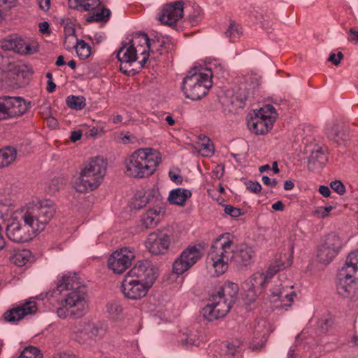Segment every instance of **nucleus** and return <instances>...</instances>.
<instances>
[{
    "instance_id": "4468645a",
    "label": "nucleus",
    "mask_w": 358,
    "mask_h": 358,
    "mask_svg": "<svg viewBox=\"0 0 358 358\" xmlns=\"http://www.w3.org/2000/svg\"><path fill=\"white\" fill-rule=\"evenodd\" d=\"M230 302L221 296H214L202 310V315L205 320L212 322L224 317L230 310Z\"/></svg>"
},
{
    "instance_id": "c03bdc74",
    "label": "nucleus",
    "mask_w": 358,
    "mask_h": 358,
    "mask_svg": "<svg viewBox=\"0 0 358 358\" xmlns=\"http://www.w3.org/2000/svg\"><path fill=\"white\" fill-rule=\"evenodd\" d=\"M136 50V60L141 57V59L139 61V64L141 68H143L145 64L148 61L149 57L152 55L150 49H145L143 46L134 45Z\"/></svg>"
},
{
    "instance_id": "6e6552de",
    "label": "nucleus",
    "mask_w": 358,
    "mask_h": 358,
    "mask_svg": "<svg viewBox=\"0 0 358 358\" xmlns=\"http://www.w3.org/2000/svg\"><path fill=\"white\" fill-rule=\"evenodd\" d=\"M284 268L283 264L272 265L265 273L257 272L248 278L243 283V287L248 301H255L257 296L263 292L273 275Z\"/></svg>"
},
{
    "instance_id": "72a5a7b5",
    "label": "nucleus",
    "mask_w": 358,
    "mask_h": 358,
    "mask_svg": "<svg viewBox=\"0 0 358 358\" xmlns=\"http://www.w3.org/2000/svg\"><path fill=\"white\" fill-rule=\"evenodd\" d=\"M245 90H247L246 97L259 87L261 84V76L256 73H248L244 76Z\"/></svg>"
},
{
    "instance_id": "20e7f679",
    "label": "nucleus",
    "mask_w": 358,
    "mask_h": 358,
    "mask_svg": "<svg viewBox=\"0 0 358 358\" xmlns=\"http://www.w3.org/2000/svg\"><path fill=\"white\" fill-rule=\"evenodd\" d=\"M107 165V162L101 157L92 158L85 165L75 182L76 191L84 192L96 189L106 175Z\"/></svg>"
},
{
    "instance_id": "1a4fd4ad",
    "label": "nucleus",
    "mask_w": 358,
    "mask_h": 358,
    "mask_svg": "<svg viewBox=\"0 0 358 358\" xmlns=\"http://www.w3.org/2000/svg\"><path fill=\"white\" fill-rule=\"evenodd\" d=\"M1 48L21 55H29L38 51V43L32 38H25L17 34H13L2 41Z\"/></svg>"
},
{
    "instance_id": "bf43d9fd",
    "label": "nucleus",
    "mask_w": 358,
    "mask_h": 358,
    "mask_svg": "<svg viewBox=\"0 0 358 358\" xmlns=\"http://www.w3.org/2000/svg\"><path fill=\"white\" fill-rule=\"evenodd\" d=\"M259 112H262L267 115H271L274 117V120L275 119L276 112L275 108L271 105H266L264 108H262Z\"/></svg>"
},
{
    "instance_id": "6e6d98bb",
    "label": "nucleus",
    "mask_w": 358,
    "mask_h": 358,
    "mask_svg": "<svg viewBox=\"0 0 358 358\" xmlns=\"http://www.w3.org/2000/svg\"><path fill=\"white\" fill-rule=\"evenodd\" d=\"M247 189L251 192L257 194L261 192L262 186L257 181H250L247 183Z\"/></svg>"
},
{
    "instance_id": "69168bd1",
    "label": "nucleus",
    "mask_w": 358,
    "mask_h": 358,
    "mask_svg": "<svg viewBox=\"0 0 358 358\" xmlns=\"http://www.w3.org/2000/svg\"><path fill=\"white\" fill-rule=\"evenodd\" d=\"M38 1V5L40 6V8L44 10V11H47L49 10L50 8V0H37Z\"/></svg>"
},
{
    "instance_id": "e433bc0d",
    "label": "nucleus",
    "mask_w": 358,
    "mask_h": 358,
    "mask_svg": "<svg viewBox=\"0 0 358 358\" xmlns=\"http://www.w3.org/2000/svg\"><path fill=\"white\" fill-rule=\"evenodd\" d=\"M59 23L64 27L65 35V44L67 45L69 40L78 39L75 34L74 24L69 17H63L59 20Z\"/></svg>"
},
{
    "instance_id": "680f3d73",
    "label": "nucleus",
    "mask_w": 358,
    "mask_h": 358,
    "mask_svg": "<svg viewBox=\"0 0 358 358\" xmlns=\"http://www.w3.org/2000/svg\"><path fill=\"white\" fill-rule=\"evenodd\" d=\"M103 132V129L101 127H94L89 129L86 135L88 137H96L99 134Z\"/></svg>"
},
{
    "instance_id": "f704fd0d",
    "label": "nucleus",
    "mask_w": 358,
    "mask_h": 358,
    "mask_svg": "<svg viewBox=\"0 0 358 358\" xmlns=\"http://www.w3.org/2000/svg\"><path fill=\"white\" fill-rule=\"evenodd\" d=\"M146 195L147 203H150L155 206L156 208L164 206L162 202V197L159 193L157 187L153 186L151 188L144 189Z\"/></svg>"
},
{
    "instance_id": "338daca9",
    "label": "nucleus",
    "mask_w": 358,
    "mask_h": 358,
    "mask_svg": "<svg viewBox=\"0 0 358 358\" xmlns=\"http://www.w3.org/2000/svg\"><path fill=\"white\" fill-rule=\"evenodd\" d=\"M319 192L324 197H329L331 194L330 189L325 185H321L319 187Z\"/></svg>"
},
{
    "instance_id": "c85d7f7f",
    "label": "nucleus",
    "mask_w": 358,
    "mask_h": 358,
    "mask_svg": "<svg viewBox=\"0 0 358 358\" xmlns=\"http://www.w3.org/2000/svg\"><path fill=\"white\" fill-rule=\"evenodd\" d=\"M190 190L183 188H176L169 192L168 201L171 204L183 206L187 199L190 198Z\"/></svg>"
},
{
    "instance_id": "ea45409f",
    "label": "nucleus",
    "mask_w": 358,
    "mask_h": 358,
    "mask_svg": "<svg viewBox=\"0 0 358 358\" xmlns=\"http://www.w3.org/2000/svg\"><path fill=\"white\" fill-rule=\"evenodd\" d=\"M66 102L70 108L77 110L83 109L86 105L85 99L82 96H69Z\"/></svg>"
},
{
    "instance_id": "58836bf2",
    "label": "nucleus",
    "mask_w": 358,
    "mask_h": 358,
    "mask_svg": "<svg viewBox=\"0 0 358 358\" xmlns=\"http://www.w3.org/2000/svg\"><path fill=\"white\" fill-rule=\"evenodd\" d=\"M73 47L76 48L77 56L80 59H85L91 55V46L83 40L76 39V45Z\"/></svg>"
},
{
    "instance_id": "dca6fc26",
    "label": "nucleus",
    "mask_w": 358,
    "mask_h": 358,
    "mask_svg": "<svg viewBox=\"0 0 358 358\" xmlns=\"http://www.w3.org/2000/svg\"><path fill=\"white\" fill-rule=\"evenodd\" d=\"M201 257L199 250L196 246H189L184 250L173 264V271L180 275L189 270Z\"/></svg>"
},
{
    "instance_id": "49530a36",
    "label": "nucleus",
    "mask_w": 358,
    "mask_h": 358,
    "mask_svg": "<svg viewBox=\"0 0 358 358\" xmlns=\"http://www.w3.org/2000/svg\"><path fill=\"white\" fill-rule=\"evenodd\" d=\"M43 355L40 350L33 346L25 348L18 358H42Z\"/></svg>"
},
{
    "instance_id": "a18cd8bd",
    "label": "nucleus",
    "mask_w": 358,
    "mask_h": 358,
    "mask_svg": "<svg viewBox=\"0 0 358 358\" xmlns=\"http://www.w3.org/2000/svg\"><path fill=\"white\" fill-rule=\"evenodd\" d=\"M241 34V27L234 23H231L229 28L225 31L226 37L229 38L231 42L235 41V40L238 38Z\"/></svg>"
},
{
    "instance_id": "f257e3e1",
    "label": "nucleus",
    "mask_w": 358,
    "mask_h": 358,
    "mask_svg": "<svg viewBox=\"0 0 358 358\" xmlns=\"http://www.w3.org/2000/svg\"><path fill=\"white\" fill-rule=\"evenodd\" d=\"M17 213L24 224L13 220L8 224L6 234L13 242L24 243L45 228L55 215L56 206L52 201H40L27 204Z\"/></svg>"
},
{
    "instance_id": "13d9d810",
    "label": "nucleus",
    "mask_w": 358,
    "mask_h": 358,
    "mask_svg": "<svg viewBox=\"0 0 358 358\" xmlns=\"http://www.w3.org/2000/svg\"><path fill=\"white\" fill-rule=\"evenodd\" d=\"M7 120L5 97H0V120Z\"/></svg>"
},
{
    "instance_id": "473e14b6",
    "label": "nucleus",
    "mask_w": 358,
    "mask_h": 358,
    "mask_svg": "<svg viewBox=\"0 0 358 358\" xmlns=\"http://www.w3.org/2000/svg\"><path fill=\"white\" fill-rule=\"evenodd\" d=\"M17 151L14 148L6 147L0 149V169L8 166L16 159Z\"/></svg>"
},
{
    "instance_id": "423d86ee",
    "label": "nucleus",
    "mask_w": 358,
    "mask_h": 358,
    "mask_svg": "<svg viewBox=\"0 0 358 358\" xmlns=\"http://www.w3.org/2000/svg\"><path fill=\"white\" fill-rule=\"evenodd\" d=\"M88 308L86 288L69 291L61 301L60 306L57 309V315L61 319L69 316L80 317Z\"/></svg>"
},
{
    "instance_id": "9d476101",
    "label": "nucleus",
    "mask_w": 358,
    "mask_h": 358,
    "mask_svg": "<svg viewBox=\"0 0 358 358\" xmlns=\"http://www.w3.org/2000/svg\"><path fill=\"white\" fill-rule=\"evenodd\" d=\"M280 281L281 280L279 279ZM293 285L289 282H282L275 285V287L271 289L270 301L276 304L273 305L275 308H283L287 310L292 306L294 298L296 294L292 290Z\"/></svg>"
},
{
    "instance_id": "b1692460",
    "label": "nucleus",
    "mask_w": 358,
    "mask_h": 358,
    "mask_svg": "<svg viewBox=\"0 0 358 358\" xmlns=\"http://www.w3.org/2000/svg\"><path fill=\"white\" fill-rule=\"evenodd\" d=\"M255 252L254 249L247 244H235V250L234 252V261L240 266L250 265L255 257Z\"/></svg>"
},
{
    "instance_id": "2eb2a0df",
    "label": "nucleus",
    "mask_w": 358,
    "mask_h": 358,
    "mask_svg": "<svg viewBox=\"0 0 358 358\" xmlns=\"http://www.w3.org/2000/svg\"><path fill=\"white\" fill-rule=\"evenodd\" d=\"M38 310L36 301L29 299L19 302L4 313V319L9 322H18L28 315H34Z\"/></svg>"
},
{
    "instance_id": "de8ad7c7",
    "label": "nucleus",
    "mask_w": 358,
    "mask_h": 358,
    "mask_svg": "<svg viewBox=\"0 0 358 358\" xmlns=\"http://www.w3.org/2000/svg\"><path fill=\"white\" fill-rule=\"evenodd\" d=\"M238 347L231 343H224L222 348L221 358H231L237 352Z\"/></svg>"
},
{
    "instance_id": "a19ab883",
    "label": "nucleus",
    "mask_w": 358,
    "mask_h": 358,
    "mask_svg": "<svg viewBox=\"0 0 358 358\" xmlns=\"http://www.w3.org/2000/svg\"><path fill=\"white\" fill-rule=\"evenodd\" d=\"M144 189L138 190L134 194L132 206L135 209H141L145 207L147 203V199Z\"/></svg>"
},
{
    "instance_id": "ddd939ff",
    "label": "nucleus",
    "mask_w": 358,
    "mask_h": 358,
    "mask_svg": "<svg viewBox=\"0 0 358 358\" xmlns=\"http://www.w3.org/2000/svg\"><path fill=\"white\" fill-rule=\"evenodd\" d=\"M343 246V241L336 234L329 235L325 242L318 248L317 258L324 264L330 263Z\"/></svg>"
},
{
    "instance_id": "0eeeda50",
    "label": "nucleus",
    "mask_w": 358,
    "mask_h": 358,
    "mask_svg": "<svg viewBox=\"0 0 358 358\" xmlns=\"http://www.w3.org/2000/svg\"><path fill=\"white\" fill-rule=\"evenodd\" d=\"M358 280V250L347 257L345 266L338 273L336 289L339 295L348 297L350 295L353 285Z\"/></svg>"
},
{
    "instance_id": "5fc2aeb1",
    "label": "nucleus",
    "mask_w": 358,
    "mask_h": 358,
    "mask_svg": "<svg viewBox=\"0 0 358 358\" xmlns=\"http://www.w3.org/2000/svg\"><path fill=\"white\" fill-rule=\"evenodd\" d=\"M224 211L227 215L234 218H237L241 215V210L231 205H226Z\"/></svg>"
},
{
    "instance_id": "0e129e2a",
    "label": "nucleus",
    "mask_w": 358,
    "mask_h": 358,
    "mask_svg": "<svg viewBox=\"0 0 358 358\" xmlns=\"http://www.w3.org/2000/svg\"><path fill=\"white\" fill-rule=\"evenodd\" d=\"M169 175V177H170L171 180L173 182H174L175 183L180 184L182 182V179L181 176H180L179 174H177L176 173L170 171Z\"/></svg>"
},
{
    "instance_id": "412c9836",
    "label": "nucleus",
    "mask_w": 358,
    "mask_h": 358,
    "mask_svg": "<svg viewBox=\"0 0 358 358\" xmlns=\"http://www.w3.org/2000/svg\"><path fill=\"white\" fill-rule=\"evenodd\" d=\"M274 122V117L259 112L248 122L249 129L255 134H264L271 130Z\"/></svg>"
},
{
    "instance_id": "39448f33",
    "label": "nucleus",
    "mask_w": 358,
    "mask_h": 358,
    "mask_svg": "<svg viewBox=\"0 0 358 358\" xmlns=\"http://www.w3.org/2000/svg\"><path fill=\"white\" fill-rule=\"evenodd\" d=\"M213 70L206 69L203 71L193 69L183 79L182 90L187 98L198 100L204 96L212 87Z\"/></svg>"
},
{
    "instance_id": "6ab92c4d",
    "label": "nucleus",
    "mask_w": 358,
    "mask_h": 358,
    "mask_svg": "<svg viewBox=\"0 0 358 358\" xmlns=\"http://www.w3.org/2000/svg\"><path fill=\"white\" fill-rule=\"evenodd\" d=\"M151 287L124 275L122 282V291L125 297L136 300L144 297Z\"/></svg>"
},
{
    "instance_id": "5701e85b",
    "label": "nucleus",
    "mask_w": 358,
    "mask_h": 358,
    "mask_svg": "<svg viewBox=\"0 0 358 358\" xmlns=\"http://www.w3.org/2000/svg\"><path fill=\"white\" fill-rule=\"evenodd\" d=\"M26 69L27 66L17 65L11 58L0 55V81L15 75L19 76Z\"/></svg>"
},
{
    "instance_id": "09e8293b",
    "label": "nucleus",
    "mask_w": 358,
    "mask_h": 358,
    "mask_svg": "<svg viewBox=\"0 0 358 358\" xmlns=\"http://www.w3.org/2000/svg\"><path fill=\"white\" fill-rule=\"evenodd\" d=\"M202 20V11L198 5L193 6V13L189 14L188 16V20L192 26H195L199 24Z\"/></svg>"
},
{
    "instance_id": "f8f14e48",
    "label": "nucleus",
    "mask_w": 358,
    "mask_h": 358,
    "mask_svg": "<svg viewBox=\"0 0 358 358\" xmlns=\"http://www.w3.org/2000/svg\"><path fill=\"white\" fill-rule=\"evenodd\" d=\"M135 252L129 248L115 251L108 259V266L115 273H124L135 259Z\"/></svg>"
},
{
    "instance_id": "e2e57ef3",
    "label": "nucleus",
    "mask_w": 358,
    "mask_h": 358,
    "mask_svg": "<svg viewBox=\"0 0 358 358\" xmlns=\"http://www.w3.org/2000/svg\"><path fill=\"white\" fill-rule=\"evenodd\" d=\"M262 180L264 185L268 186L275 187L277 185V180L275 179H271L266 176H262Z\"/></svg>"
},
{
    "instance_id": "aec40b11",
    "label": "nucleus",
    "mask_w": 358,
    "mask_h": 358,
    "mask_svg": "<svg viewBox=\"0 0 358 358\" xmlns=\"http://www.w3.org/2000/svg\"><path fill=\"white\" fill-rule=\"evenodd\" d=\"M131 45L143 46L145 49H150L152 55H164L166 52L165 43L159 39H150L145 33L139 32L134 34L130 41Z\"/></svg>"
},
{
    "instance_id": "4be33fe9",
    "label": "nucleus",
    "mask_w": 358,
    "mask_h": 358,
    "mask_svg": "<svg viewBox=\"0 0 358 358\" xmlns=\"http://www.w3.org/2000/svg\"><path fill=\"white\" fill-rule=\"evenodd\" d=\"M7 113V120L19 117L24 114L29 104L20 96H4Z\"/></svg>"
},
{
    "instance_id": "864d4df0",
    "label": "nucleus",
    "mask_w": 358,
    "mask_h": 358,
    "mask_svg": "<svg viewBox=\"0 0 358 358\" xmlns=\"http://www.w3.org/2000/svg\"><path fill=\"white\" fill-rule=\"evenodd\" d=\"M332 209L331 206L318 207L313 211V215L319 217H325L329 215Z\"/></svg>"
},
{
    "instance_id": "f3484780",
    "label": "nucleus",
    "mask_w": 358,
    "mask_h": 358,
    "mask_svg": "<svg viewBox=\"0 0 358 358\" xmlns=\"http://www.w3.org/2000/svg\"><path fill=\"white\" fill-rule=\"evenodd\" d=\"M170 243L169 236L163 232L150 233L145 241L146 249L153 255L165 254L170 246Z\"/></svg>"
},
{
    "instance_id": "c756f323",
    "label": "nucleus",
    "mask_w": 358,
    "mask_h": 358,
    "mask_svg": "<svg viewBox=\"0 0 358 358\" xmlns=\"http://www.w3.org/2000/svg\"><path fill=\"white\" fill-rule=\"evenodd\" d=\"M238 291L237 284L231 282H227L220 288L216 296H221L224 300L230 302V306L234 302Z\"/></svg>"
},
{
    "instance_id": "a211bd4d",
    "label": "nucleus",
    "mask_w": 358,
    "mask_h": 358,
    "mask_svg": "<svg viewBox=\"0 0 358 358\" xmlns=\"http://www.w3.org/2000/svg\"><path fill=\"white\" fill-rule=\"evenodd\" d=\"M184 9V3L182 1L166 4L162 8L158 19L163 24L172 27L182 17Z\"/></svg>"
},
{
    "instance_id": "7c9ffc66",
    "label": "nucleus",
    "mask_w": 358,
    "mask_h": 358,
    "mask_svg": "<svg viewBox=\"0 0 358 358\" xmlns=\"http://www.w3.org/2000/svg\"><path fill=\"white\" fill-rule=\"evenodd\" d=\"M92 14L89 15L86 17V21L88 23L93 22H106L109 20L110 17V10L103 6H101V4L94 9H92Z\"/></svg>"
},
{
    "instance_id": "4c0bfd02",
    "label": "nucleus",
    "mask_w": 358,
    "mask_h": 358,
    "mask_svg": "<svg viewBox=\"0 0 358 358\" xmlns=\"http://www.w3.org/2000/svg\"><path fill=\"white\" fill-rule=\"evenodd\" d=\"M88 329L82 324H78L75 326L71 336L73 339L78 342L79 343H86L88 339Z\"/></svg>"
},
{
    "instance_id": "c9c22d12",
    "label": "nucleus",
    "mask_w": 358,
    "mask_h": 358,
    "mask_svg": "<svg viewBox=\"0 0 358 358\" xmlns=\"http://www.w3.org/2000/svg\"><path fill=\"white\" fill-rule=\"evenodd\" d=\"M31 258V252L29 250H19L15 251L12 262L17 266H25Z\"/></svg>"
},
{
    "instance_id": "4d7b16f0",
    "label": "nucleus",
    "mask_w": 358,
    "mask_h": 358,
    "mask_svg": "<svg viewBox=\"0 0 358 358\" xmlns=\"http://www.w3.org/2000/svg\"><path fill=\"white\" fill-rule=\"evenodd\" d=\"M343 57L341 52H338L336 55L331 53L329 56L328 60L332 62L334 65H338Z\"/></svg>"
},
{
    "instance_id": "393cba45",
    "label": "nucleus",
    "mask_w": 358,
    "mask_h": 358,
    "mask_svg": "<svg viewBox=\"0 0 358 358\" xmlns=\"http://www.w3.org/2000/svg\"><path fill=\"white\" fill-rule=\"evenodd\" d=\"M117 57L120 62V70L124 73H127L124 69L127 64L131 65L136 61V50L134 45L131 44H124L117 52Z\"/></svg>"
},
{
    "instance_id": "a878e982",
    "label": "nucleus",
    "mask_w": 358,
    "mask_h": 358,
    "mask_svg": "<svg viewBox=\"0 0 358 358\" xmlns=\"http://www.w3.org/2000/svg\"><path fill=\"white\" fill-rule=\"evenodd\" d=\"M327 160L328 157L326 149L317 146L313 150L308 157V169L313 171H319L324 166Z\"/></svg>"
},
{
    "instance_id": "cd10ccee",
    "label": "nucleus",
    "mask_w": 358,
    "mask_h": 358,
    "mask_svg": "<svg viewBox=\"0 0 358 358\" xmlns=\"http://www.w3.org/2000/svg\"><path fill=\"white\" fill-rule=\"evenodd\" d=\"M104 0H68L71 9L78 11H90L103 3Z\"/></svg>"
},
{
    "instance_id": "79ce46f5",
    "label": "nucleus",
    "mask_w": 358,
    "mask_h": 358,
    "mask_svg": "<svg viewBox=\"0 0 358 358\" xmlns=\"http://www.w3.org/2000/svg\"><path fill=\"white\" fill-rule=\"evenodd\" d=\"M306 345L304 344L295 345L292 346L287 353V358H308L309 355L302 352Z\"/></svg>"
},
{
    "instance_id": "774afa93",
    "label": "nucleus",
    "mask_w": 358,
    "mask_h": 358,
    "mask_svg": "<svg viewBox=\"0 0 358 358\" xmlns=\"http://www.w3.org/2000/svg\"><path fill=\"white\" fill-rule=\"evenodd\" d=\"M52 358H78L76 355L73 353H58L55 355Z\"/></svg>"
},
{
    "instance_id": "9b49d317",
    "label": "nucleus",
    "mask_w": 358,
    "mask_h": 358,
    "mask_svg": "<svg viewBox=\"0 0 358 358\" xmlns=\"http://www.w3.org/2000/svg\"><path fill=\"white\" fill-rule=\"evenodd\" d=\"M126 275L152 287L158 276V269L148 260L138 261Z\"/></svg>"
},
{
    "instance_id": "052dcab7",
    "label": "nucleus",
    "mask_w": 358,
    "mask_h": 358,
    "mask_svg": "<svg viewBox=\"0 0 358 358\" xmlns=\"http://www.w3.org/2000/svg\"><path fill=\"white\" fill-rule=\"evenodd\" d=\"M348 41L351 43L357 44L358 43V30L355 28H351L349 31Z\"/></svg>"
},
{
    "instance_id": "8fccbe9b",
    "label": "nucleus",
    "mask_w": 358,
    "mask_h": 358,
    "mask_svg": "<svg viewBox=\"0 0 358 358\" xmlns=\"http://www.w3.org/2000/svg\"><path fill=\"white\" fill-rule=\"evenodd\" d=\"M88 338H92L94 340L101 339L105 334L104 329L98 327L96 325L88 326Z\"/></svg>"
},
{
    "instance_id": "2f4dec72",
    "label": "nucleus",
    "mask_w": 358,
    "mask_h": 358,
    "mask_svg": "<svg viewBox=\"0 0 358 358\" xmlns=\"http://www.w3.org/2000/svg\"><path fill=\"white\" fill-rule=\"evenodd\" d=\"M165 211L164 206L149 209L143 217V223L146 228L155 227L159 222V216Z\"/></svg>"
},
{
    "instance_id": "603ef678",
    "label": "nucleus",
    "mask_w": 358,
    "mask_h": 358,
    "mask_svg": "<svg viewBox=\"0 0 358 358\" xmlns=\"http://www.w3.org/2000/svg\"><path fill=\"white\" fill-rule=\"evenodd\" d=\"M331 188L339 195L345 193V187L341 180H334L330 183Z\"/></svg>"
},
{
    "instance_id": "f03ea898",
    "label": "nucleus",
    "mask_w": 358,
    "mask_h": 358,
    "mask_svg": "<svg viewBox=\"0 0 358 358\" xmlns=\"http://www.w3.org/2000/svg\"><path fill=\"white\" fill-rule=\"evenodd\" d=\"M162 161L159 152L152 148H139L127 156L123 165L124 173L131 178L143 179L152 176Z\"/></svg>"
},
{
    "instance_id": "37998d69",
    "label": "nucleus",
    "mask_w": 358,
    "mask_h": 358,
    "mask_svg": "<svg viewBox=\"0 0 358 358\" xmlns=\"http://www.w3.org/2000/svg\"><path fill=\"white\" fill-rule=\"evenodd\" d=\"M199 152L203 156L210 157L214 153V147L208 137H204L200 144Z\"/></svg>"
},
{
    "instance_id": "3c124183",
    "label": "nucleus",
    "mask_w": 358,
    "mask_h": 358,
    "mask_svg": "<svg viewBox=\"0 0 358 358\" xmlns=\"http://www.w3.org/2000/svg\"><path fill=\"white\" fill-rule=\"evenodd\" d=\"M107 311L113 317H117L122 311V306L118 303H109L107 306Z\"/></svg>"
},
{
    "instance_id": "bb28decb",
    "label": "nucleus",
    "mask_w": 358,
    "mask_h": 358,
    "mask_svg": "<svg viewBox=\"0 0 358 358\" xmlns=\"http://www.w3.org/2000/svg\"><path fill=\"white\" fill-rule=\"evenodd\" d=\"M57 288L59 292L63 290H77L85 287L81 283L76 273H68L57 278Z\"/></svg>"
},
{
    "instance_id": "7ed1b4c3",
    "label": "nucleus",
    "mask_w": 358,
    "mask_h": 358,
    "mask_svg": "<svg viewBox=\"0 0 358 358\" xmlns=\"http://www.w3.org/2000/svg\"><path fill=\"white\" fill-rule=\"evenodd\" d=\"M235 243L229 233L219 236L213 243L208 254V264L213 267L217 275L224 274L233 261Z\"/></svg>"
}]
</instances>
